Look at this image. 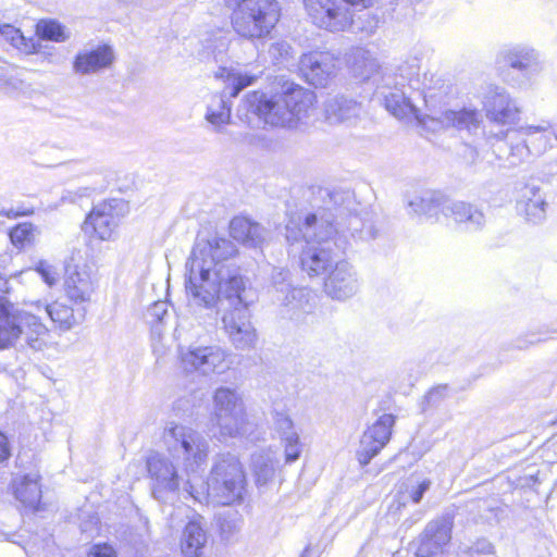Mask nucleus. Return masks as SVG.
Wrapping results in <instances>:
<instances>
[{
    "label": "nucleus",
    "instance_id": "obj_31",
    "mask_svg": "<svg viewBox=\"0 0 557 557\" xmlns=\"http://www.w3.org/2000/svg\"><path fill=\"white\" fill-rule=\"evenodd\" d=\"M277 465L276 453L271 448L258 450L251 455L250 469L259 487L273 480Z\"/></svg>",
    "mask_w": 557,
    "mask_h": 557
},
{
    "label": "nucleus",
    "instance_id": "obj_35",
    "mask_svg": "<svg viewBox=\"0 0 557 557\" xmlns=\"http://www.w3.org/2000/svg\"><path fill=\"white\" fill-rule=\"evenodd\" d=\"M147 318L151 324V332L153 337L158 336L161 338L163 326L166 324V321L170 318L169 304L162 300L153 302L148 308Z\"/></svg>",
    "mask_w": 557,
    "mask_h": 557
},
{
    "label": "nucleus",
    "instance_id": "obj_38",
    "mask_svg": "<svg viewBox=\"0 0 557 557\" xmlns=\"http://www.w3.org/2000/svg\"><path fill=\"white\" fill-rule=\"evenodd\" d=\"M0 34L13 47L24 53H32L35 51V42L32 38L27 39L20 29L12 25H3L0 27Z\"/></svg>",
    "mask_w": 557,
    "mask_h": 557
},
{
    "label": "nucleus",
    "instance_id": "obj_16",
    "mask_svg": "<svg viewBox=\"0 0 557 557\" xmlns=\"http://www.w3.org/2000/svg\"><path fill=\"white\" fill-rule=\"evenodd\" d=\"M226 356L220 346H190L181 354V359L185 371L209 375L222 373L228 368Z\"/></svg>",
    "mask_w": 557,
    "mask_h": 557
},
{
    "label": "nucleus",
    "instance_id": "obj_29",
    "mask_svg": "<svg viewBox=\"0 0 557 557\" xmlns=\"http://www.w3.org/2000/svg\"><path fill=\"white\" fill-rule=\"evenodd\" d=\"M44 310L51 321L60 329L67 331L73 326L81 324L85 320L86 309L83 306L72 308L63 302L54 301L52 304H37V310Z\"/></svg>",
    "mask_w": 557,
    "mask_h": 557
},
{
    "label": "nucleus",
    "instance_id": "obj_22",
    "mask_svg": "<svg viewBox=\"0 0 557 557\" xmlns=\"http://www.w3.org/2000/svg\"><path fill=\"white\" fill-rule=\"evenodd\" d=\"M117 205V200H112L95 206L85 220V230L91 227L100 239H110L120 222V215L115 211Z\"/></svg>",
    "mask_w": 557,
    "mask_h": 557
},
{
    "label": "nucleus",
    "instance_id": "obj_20",
    "mask_svg": "<svg viewBox=\"0 0 557 557\" xmlns=\"http://www.w3.org/2000/svg\"><path fill=\"white\" fill-rule=\"evenodd\" d=\"M359 289L358 275L352 265L342 259L326 274L324 281L325 293L337 300H345L354 296Z\"/></svg>",
    "mask_w": 557,
    "mask_h": 557
},
{
    "label": "nucleus",
    "instance_id": "obj_21",
    "mask_svg": "<svg viewBox=\"0 0 557 557\" xmlns=\"http://www.w3.org/2000/svg\"><path fill=\"white\" fill-rule=\"evenodd\" d=\"M336 60L330 52L305 53L299 60V71L314 87H325L335 73Z\"/></svg>",
    "mask_w": 557,
    "mask_h": 557
},
{
    "label": "nucleus",
    "instance_id": "obj_34",
    "mask_svg": "<svg viewBox=\"0 0 557 557\" xmlns=\"http://www.w3.org/2000/svg\"><path fill=\"white\" fill-rule=\"evenodd\" d=\"M438 121L444 127H455L458 129H468L469 132L475 131L479 127L478 112L474 110H446L441 112L438 116L433 117Z\"/></svg>",
    "mask_w": 557,
    "mask_h": 557
},
{
    "label": "nucleus",
    "instance_id": "obj_48",
    "mask_svg": "<svg viewBox=\"0 0 557 557\" xmlns=\"http://www.w3.org/2000/svg\"><path fill=\"white\" fill-rule=\"evenodd\" d=\"M424 197L423 194L421 196H417L408 202V207L410 212L419 215H424Z\"/></svg>",
    "mask_w": 557,
    "mask_h": 557
},
{
    "label": "nucleus",
    "instance_id": "obj_50",
    "mask_svg": "<svg viewBox=\"0 0 557 557\" xmlns=\"http://www.w3.org/2000/svg\"><path fill=\"white\" fill-rule=\"evenodd\" d=\"M277 436L280 438L281 444L287 443L288 441H296L300 438L299 433L297 432L296 428H292V430L283 431L277 433Z\"/></svg>",
    "mask_w": 557,
    "mask_h": 557
},
{
    "label": "nucleus",
    "instance_id": "obj_47",
    "mask_svg": "<svg viewBox=\"0 0 557 557\" xmlns=\"http://www.w3.org/2000/svg\"><path fill=\"white\" fill-rule=\"evenodd\" d=\"M289 50L290 46L284 41L272 44L270 47V53L275 58L287 55Z\"/></svg>",
    "mask_w": 557,
    "mask_h": 557
},
{
    "label": "nucleus",
    "instance_id": "obj_56",
    "mask_svg": "<svg viewBox=\"0 0 557 557\" xmlns=\"http://www.w3.org/2000/svg\"><path fill=\"white\" fill-rule=\"evenodd\" d=\"M300 557H318V556L312 552L310 545H308L301 553Z\"/></svg>",
    "mask_w": 557,
    "mask_h": 557
},
{
    "label": "nucleus",
    "instance_id": "obj_19",
    "mask_svg": "<svg viewBox=\"0 0 557 557\" xmlns=\"http://www.w3.org/2000/svg\"><path fill=\"white\" fill-rule=\"evenodd\" d=\"M394 424L395 417L384 413L363 432L356 453L357 460L362 467L369 465L389 442Z\"/></svg>",
    "mask_w": 557,
    "mask_h": 557
},
{
    "label": "nucleus",
    "instance_id": "obj_4",
    "mask_svg": "<svg viewBox=\"0 0 557 557\" xmlns=\"http://www.w3.org/2000/svg\"><path fill=\"white\" fill-rule=\"evenodd\" d=\"M195 478L183 482L184 491L198 502L212 497L221 505H231L243 499L245 492V473L237 456L231 453L218 454L212 463L208 479L197 487Z\"/></svg>",
    "mask_w": 557,
    "mask_h": 557
},
{
    "label": "nucleus",
    "instance_id": "obj_18",
    "mask_svg": "<svg viewBox=\"0 0 557 557\" xmlns=\"http://www.w3.org/2000/svg\"><path fill=\"white\" fill-rule=\"evenodd\" d=\"M304 4L318 27L330 32H342L348 28L351 12L336 0H304Z\"/></svg>",
    "mask_w": 557,
    "mask_h": 557
},
{
    "label": "nucleus",
    "instance_id": "obj_2",
    "mask_svg": "<svg viewBox=\"0 0 557 557\" xmlns=\"http://www.w3.org/2000/svg\"><path fill=\"white\" fill-rule=\"evenodd\" d=\"M285 231L288 243L306 242L300 255V264L309 276L326 275L349 248L348 237L337 228L334 236L332 227H320L317 213L290 216Z\"/></svg>",
    "mask_w": 557,
    "mask_h": 557
},
{
    "label": "nucleus",
    "instance_id": "obj_3",
    "mask_svg": "<svg viewBox=\"0 0 557 557\" xmlns=\"http://www.w3.org/2000/svg\"><path fill=\"white\" fill-rule=\"evenodd\" d=\"M315 96L311 90L286 81L281 92L268 96L253 91L246 96L245 106L256 113L264 124L271 126L298 128L307 123Z\"/></svg>",
    "mask_w": 557,
    "mask_h": 557
},
{
    "label": "nucleus",
    "instance_id": "obj_37",
    "mask_svg": "<svg viewBox=\"0 0 557 557\" xmlns=\"http://www.w3.org/2000/svg\"><path fill=\"white\" fill-rule=\"evenodd\" d=\"M242 516L235 509H227L218 516V525L224 540H230L242 528Z\"/></svg>",
    "mask_w": 557,
    "mask_h": 557
},
{
    "label": "nucleus",
    "instance_id": "obj_26",
    "mask_svg": "<svg viewBox=\"0 0 557 557\" xmlns=\"http://www.w3.org/2000/svg\"><path fill=\"white\" fill-rule=\"evenodd\" d=\"M64 287L70 300L77 305L88 302L94 292V283L86 267H66Z\"/></svg>",
    "mask_w": 557,
    "mask_h": 557
},
{
    "label": "nucleus",
    "instance_id": "obj_13",
    "mask_svg": "<svg viewBox=\"0 0 557 557\" xmlns=\"http://www.w3.org/2000/svg\"><path fill=\"white\" fill-rule=\"evenodd\" d=\"M215 77L224 79L226 86L220 95L211 97L207 107L206 120L215 131H220L222 126L231 122L230 98H236L244 88L252 85L256 76L247 73L243 74L233 69L220 67Z\"/></svg>",
    "mask_w": 557,
    "mask_h": 557
},
{
    "label": "nucleus",
    "instance_id": "obj_15",
    "mask_svg": "<svg viewBox=\"0 0 557 557\" xmlns=\"http://www.w3.org/2000/svg\"><path fill=\"white\" fill-rule=\"evenodd\" d=\"M520 114L516 100L503 87L490 88V136L503 138L507 134L505 126L515 124Z\"/></svg>",
    "mask_w": 557,
    "mask_h": 557
},
{
    "label": "nucleus",
    "instance_id": "obj_42",
    "mask_svg": "<svg viewBox=\"0 0 557 557\" xmlns=\"http://www.w3.org/2000/svg\"><path fill=\"white\" fill-rule=\"evenodd\" d=\"M273 430L277 434L283 431L292 430L295 426L294 421L285 410L274 409L272 411Z\"/></svg>",
    "mask_w": 557,
    "mask_h": 557
},
{
    "label": "nucleus",
    "instance_id": "obj_12",
    "mask_svg": "<svg viewBox=\"0 0 557 557\" xmlns=\"http://www.w3.org/2000/svg\"><path fill=\"white\" fill-rule=\"evenodd\" d=\"M214 419L220 429V441L245 436L248 431L244 403L237 392L219 387L213 395Z\"/></svg>",
    "mask_w": 557,
    "mask_h": 557
},
{
    "label": "nucleus",
    "instance_id": "obj_7",
    "mask_svg": "<svg viewBox=\"0 0 557 557\" xmlns=\"http://www.w3.org/2000/svg\"><path fill=\"white\" fill-rule=\"evenodd\" d=\"M162 442L169 456L182 465L187 478H197L210 453L208 438L198 430L175 421L168 422Z\"/></svg>",
    "mask_w": 557,
    "mask_h": 557
},
{
    "label": "nucleus",
    "instance_id": "obj_9",
    "mask_svg": "<svg viewBox=\"0 0 557 557\" xmlns=\"http://www.w3.org/2000/svg\"><path fill=\"white\" fill-rule=\"evenodd\" d=\"M232 10V26L242 37L261 39L270 35L280 20L276 0H225Z\"/></svg>",
    "mask_w": 557,
    "mask_h": 557
},
{
    "label": "nucleus",
    "instance_id": "obj_32",
    "mask_svg": "<svg viewBox=\"0 0 557 557\" xmlns=\"http://www.w3.org/2000/svg\"><path fill=\"white\" fill-rule=\"evenodd\" d=\"M387 1L383 0L380 3H375L374 7L379 12L362 11L356 17L351 14V20L348 27L355 33H361L366 36H370L375 33L380 24L384 22L385 17L391 15L393 12L386 11Z\"/></svg>",
    "mask_w": 557,
    "mask_h": 557
},
{
    "label": "nucleus",
    "instance_id": "obj_44",
    "mask_svg": "<svg viewBox=\"0 0 557 557\" xmlns=\"http://www.w3.org/2000/svg\"><path fill=\"white\" fill-rule=\"evenodd\" d=\"M284 448V458L286 463H293L297 461L302 451V443L300 438L288 441L287 443L281 444Z\"/></svg>",
    "mask_w": 557,
    "mask_h": 557
},
{
    "label": "nucleus",
    "instance_id": "obj_11",
    "mask_svg": "<svg viewBox=\"0 0 557 557\" xmlns=\"http://www.w3.org/2000/svg\"><path fill=\"white\" fill-rule=\"evenodd\" d=\"M269 293L272 300L281 307V313L290 320L301 321L314 309L310 290L294 286L290 272L286 269H273Z\"/></svg>",
    "mask_w": 557,
    "mask_h": 557
},
{
    "label": "nucleus",
    "instance_id": "obj_5",
    "mask_svg": "<svg viewBox=\"0 0 557 557\" xmlns=\"http://www.w3.org/2000/svg\"><path fill=\"white\" fill-rule=\"evenodd\" d=\"M322 193L323 205L315 212L321 228L332 227L334 236L337 228L348 237L349 247L352 240L375 238L376 230L370 221L358 213V203L349 190L324 189Z\"/></svg>",
    "mask_w": 557,
    "mask_h": 557
},
{
    "label": "nucleus",
    "instance_id": "obj_1",
    "mask_svg": "<svg viewBox=\"0 0 557 557\" xmlns=\"http://www.w3.org/2000/svg\"><path fill=\"white\" fill-rule=\"evenodd\" d=\"M237 249L225 237L213 236L198 239L187 262L186 292L193 306L212 308L224 292L250 286L249 280L232 258Z\"/></svg>",
    "mask_w": 557,
    "mask_h": 557
},
{
    "label": "nucleus",
    "instance_id": "obj_28",
    "mask_svg": "<svg viewBox=\"0 0 557 557\" xmlns=\"http://www.w3.org/2000/svg\"><path fill=\"white\" fill-rule=\"evenodd\" d=\"M445 216L451 218L458 224H462L467 231L481 230L485 224L483 211L476 209L471 203L450 198H448L445 207Z\"/></svg>",
    "mask_w": 557,
    "mask_h": 557
},
{
    "label": "nucleus",
    "instance_id": "obj_51",
    "mask_svg": "<svg viewBox=\"0 0 557 557\" xmlns=\"http://www.w3.org/2000/svg\"><path fill=\"white\" fill-rule=\"evenodd\" d=\"M2 215L9 218V219H16L18 216H29L34 214V209H27V210H16V209H10L7 211L1 212Z\"/></svg>",
    "mask_w": 557,
    "mask_h": 557
},
{
    "label": "nucleus",
    "instance_id": "obj_6",
    "mask_svg": "<svg viewBox=\"0 0 557 557\" xmlns=\"http://www.w3.org/2000/svg\"><path fill=\"white\" fill-rule=\"evenodd\" d=\"M256 299L257 295L251 286L224 292L216 299L222 311L223 329L236 349L249 350L256 346L257 333L250 321L249 310Z\"/></svg>",
    "mask_w": 557,
    "mask_h": 557
},
{
    "label": "nucleus",
    "instance_id": "obj_14",
    "mask_svg": "<svg viewBox=\"0 0 557 557\" xmlns=\"http://www.w3.org/2000/svg\"><path fill=\"white\" fill-rule=\"evenodd\" d=\"M152 497L161 504L176 500L182 476L170 456L160 453L151 454L146 461Z\"/></svg>",
    "mask_w": 557,
    "mask_h": 557
},
{
    "label": "nucleus",
    "instance_id": "obj_58",
    "mask_svg": "<svg viewBox=\"0 0 557 557\" xmlns=\"http://www.w3.org/2000/svg\"><path fill=\"white\" fill-rule=\"evenodd\" d=\"M214 308H218V310H215V313H219V311L222 313L221 309H220V305H215L214 307H212L211 309H214Z\"/></svg>",
    "mask_w": 557,
    "mask_h": 557
},
{
    "label": "nucleus",
    "instance_id": "obj_10",
    "mask_svg": "<svg viewBox=\"0 0 557 557\" xmlns=\"http://www.w3.org/2000/svg\"><path fill=\"white\" fill-rule=\"evenodd\" d=\"M495 74L505 84L523 88L531 78L543 70L540 53L528 45H512L502 48L495 55Z\"/></svg>",
    "mask_w": 557,
    "mask_h": 557
},
{
    "label": "nucleus",
    "instance_id": "obj_43",
    "mask_svg": "<svg viewBox=\"0 0 557 557\" xmlns=\"http://www.w3.org/2000/svg\"><path fill=\"white\" fill-rule=\"evenodd\" d=\"M36 272L49 286H53L58 281V272L54 267L45 260H40L36 265Z\"/></svg>",
    "mask_w": 557,
    "mask_h": 557
},
{
    "label": "nucleus",
    "instance_id": "obj_52",
    "mask_svg": "<svg viewBox=\"0 0 557 557\" xmlns=\"http://www.w3.org/2000/svg\"><path fill=\"white\" fill-rule=\"evenodd\" d=\"M549 127L548 124H541V125H525L520 127V132L523 135H532L537 132H545Z\"/></svg>",
    "mask_w": 557,
    "mask_h": 557
},
{
    "label": "nucleus",
    "instance_id": "obj_41",
    "mask_svg": "<svg viewBox=\"0 0 557 557\" xmlns=\"http://www.w3.org/2000/svg\"><path fill=\"white\" fill-rule=\"evenodd\" d=\"M449 395L448 384H438L432 387L424 396L423 404L429 407H437L445 400Z\"/></svg>",
    "mask_w": 557,
    "mask_h": 557
},
{
    "label": "nucleus",
    "instance_id": "obj_53",
    "mask_svg": "<svg viewBox=\"0 0 557 557\" xmlns=\"http://www.w3.org/2000/svg\"><path fill=\"white\" fill-rule=\"evenodd\" d=\"M347 3L354 5H362L364 9L374 7L375 3H380L383 0H344Z\"/></svg>",
    "mask_w": 557,
    "mask_h": 557
},
{
    "label": "nucleus",
    "instance_id": "obj_55",
    "mask_svg": "<svg viewBox=\"0 0 557 557\" xmlns=\"http://www.w3.org/2000/svg\"><path fill=\"white\" fill-rule=\"evenodd\" d=\"M246 99L243 101L242 106L238 109L239 114H244L247 120H249V113L256 115L260 121H262L256 113H253L251 110H248V108L245 106ZM239 119H243V115H239Z\"/></svg>",
    "mask_w": 557,
    "mask_h": 557
},
{
    "label": "nucleus",
    "instance_id": "obj_25",
    "mask_svg": "<svg viewBox=\"0 0 557 557\" xmlns=\"http://www.w3.org/2000/svg\"><path fill=\"white\" fill-rule=\"evenodd\" d=\"M324 119L331 124H350L361 113V104L352 98L344 95H336L325 100L323 106Z\"/></svg>",
    "mask_w": 557,
    "mask_h": 557
},
{
    "label": "nucleus",
    "instance_id": "obj_8",
    "mask_svg": "<svg viewBox=\"0 0 557 557\" xmlns=\"http://www.w3.org/2000/svg\"><path fill=\"white\" fill-rule=\"evenodd\" d=\"M418 79L410 78L407 82L403 74L384 72L381 79L376 82L374 96L396 119L414 117L420 121L419 111L414 104V95L422 97L428 104L436 97V94L430 87L418 91Z\"/></svg>",
    "mask_w": 557,
    "mask_h": 557
},
{
    "label": "nucleus",
    "instance_id": "obj_36",
    "mask_svg": "<svg viewBox=\"0 0 557 557\" xmlns=\"http://www.w3.org/2000/svg\"><path fill=\"white\" fill-rule=\"evenodd\" d=\"M36 34L39 38L55 42L69 39L65 27L55 20H40L36 25Z\"/></svg>",
    "mask_w": 557,
    "mask_h": 557
},
{
    "label": "nucleus",
    "instance_id": "obj_30",
    "mask_svg": "<svg viewBox=\"0 0 557 557\" xmlns=\"http://www.w3.org/2000/svg\"><path fill=\"white\" fill-rule=\"evenodd\" d=\"M231 236L248 247L260 246L267 237V230L259 223L244 216H235L230 223Z\"/></svg>",
    "mask_w": 557,
    "mask_h": 557
},
{
    "label": "nucleus",
    "instance_id": "obj_59",
    "mask_svg": "<svg viewBox=\"0 0 557 557\" xmlns=\"http://www.w3.org/2000/svg\"><path fill=\"white\" fill-rule=\"evenodd\" d=\"M554 136H555V138L557 139V127H556V128H554Z\"/></svg>",
    "mask_w": 557,
    "mask_h": 557
},
{
    "label": "nucleus",
    "instance_id": "obj_39",
    "mask_svg": "<svg viewBox=\"0 0 557 557\" xmlns=\"http://www.w3.org/2000/svg\"><path fill=\"white\" fill-rule=\"evenodd\" d=\"M38 228L30 222L20 223L10 231V238L15 247L23 248L32 245L38 234Z\"/></svg>",
    "mask_w": 557,
    "mask_h": 557
},
{
    "label": "nucleus",
    "instance_id": "obj_45",
    "mask_svg": "<svg viewBox=\"0 0 557 557\" xmlns=\"http://www.w3.org/2000/svg\"><path fill=\"white\" fill-rule=\"evenodd\" d=\"M432 481L430 479H423L417 481L416 485H412L409 490V497L414 504H419L423 498L424 494L430 490Z\"/></svg>",
    "mask_w": 557,
    "mask_h": 557
},
{
    "label": "nucleus",
    "instance_id": "obj_27",
    "mask_svg": "<svg viewBox=\"0 0 557 557\" xmlns=\"http://www.w3.org/2000/svg\"><path fill=\"white\" fill-rule=\"evenodd\" d=\"M545 199L537 186L525 184L518 190L517 210L529 222H542L545 219Z\"/></svg>",
    "mask_w": 557,
    "mask_h": 557
},
{
    "label": "nucleus",
    "instance_id": "obj_24",
    "mask_svg": "<svg viewBox=\"0 0 557 557\" xmlns=\"http://www.w3.org/2000/svg\"><path fill=\"white\" fill-rule=\"evenodd\" d=\"M185 524L181 536V550L184 557H200L208 541L203 518L193 513Z\"/></svg>",
    "mask_w": 557,
    "mask_h": 557
},
{
    "label": "nucleus",
    "instance_id": "obj_40",
    "mask_svg": "<svg viewBox=\"0 0 557 557\" xmlns=\"http://www.w3.org/2000/svg\"><path fill=\"white\" fill-rule=\"evenodd\" d=\"M424 197V215L436 216L440 212L445 215L448 197L440 190H426Z\"/></svg>",
    "mask_w": 557,
    "mask_h": 557
},
{
    "label": "nucleus",
    "instance_id": "obj_54",
    "mask_svg": "<svg viewBox=\"0 0 557 557\" xmlns=\"http://www.w3.org/2000/svg\"><path fill=\"white\" fill-rule=\"evenodd\" d=\"M486 545L484 543L478 544L474 552L470 553L469 557H487L485 552Z\"/></svg>",
    "mask_w": 557,
    "mask_h": 557
},
{
    "label": "nucleus",
    "instance_id": "obj_17",
    "mask_svg": "<svg viewBox=\"0 0 557 557\" xmlns=\"http://www.w3.org/2000/svg\"><path fill=\"white\" fill-rule=\"evenodd\" d=\"M453 524L448 515L429 521L414 542L417 557H438L451 540Z\"/></svg>",
    "mask_w": 557,
    "mask_h": 557
},
{
    "label": "nucleus",
    "instance_id": "obj_57",
    "mask_svg": "<svg viewBox=\"0 0 557 557\" xmlns=\"http://www.w3.org/2000/svg\"><path fill=\"white\" fill-rule=\"evenodd\" d=\"M387 1V4H386V11L388 12H394L395 9H396V5H397V1L398 0H386Z\"/></svg>",
    "mask_w": 557,
    "mask_h": 557
},
{
    "label": "nucleus",
    "instance_id": "obj_33",
    "mask_svg": "<svg viewBox=\"0 0 557 557\" xmlns=\"http://www.w3.org/2000/svg\"><path fill=\"white\" fill-rule=\"evenodd\" d=\"M15 498L29 508H36L41 498L38 474H25L13 481Z\"/></svg>",
    "mask_w": 557,
    "mask_h": 557
},
{
    "label": "nucleus",
    "instance_id": "obj_46",
    "mask_svg": "<svg viewBox=\"0 0 557 557\" xmlns=\"http://www.w3.org/2000/svg\"><path fill=\"white\" fill-rule=\"evenodd\" d=\"M91 557H116V553L110 545H96L92 548Z\"/></svg>",
    "mask_w": 557,
    "mask_h": 557
},
{
    "label": "nucleus",
    "instance_id": "obj_23",
    "mask_svg": "<svg viewBox=\"0 0 557 557\" xmlns=\"http://www.w3.org/2000/svg\"><path fill=\"white\" fill-rule=\"evenodd\" d=\"M114 61L113 49L108 45H100L94 49L79 51L73 61V70L81 75H89L109 67Z\"/></svg>",
    "mask_w": 557,
    "mask_h": 557
},
{
    "label": "nucleus",
    "instance_id": "obj_49",
    "mask_svg": "<svg viewBox=\"0 0 557 557\" xmlns=\"http://www.w3.org/2000/svg\"><path fill=\"white\" fill-rule=\"evenodd\" d=\"M11 456L8 437L0 432V463L8 460Z\"/></svg>",
    "mask_w": 557,
    "mask_h": 557
}]
</instances>
